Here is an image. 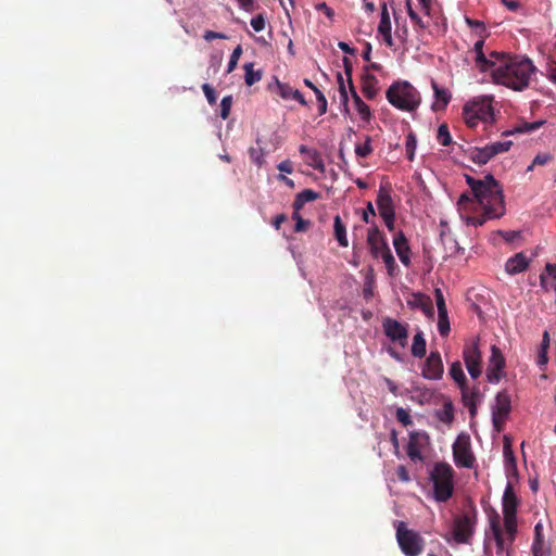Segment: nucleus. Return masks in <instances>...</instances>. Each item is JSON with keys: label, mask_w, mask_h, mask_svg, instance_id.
Here are the masks:
<instances>
[{"label": "nucleus", "mask_w": 556, "mask_h": 556, "mask_svg": "<svg viewBox=\"0 0 556 556\" xmlns=\"http://www.w3.org/2000/svg\"><path fill=\"white\" fill-rule=\"evenodd\" d=\"M472 198L464 193L457 202L462 218L467 225L482 226L486 219L500 218L505 214V200L500 182L491 175L484 179L466 176Z\"/></svg>", "instance_id": "nucleus-1"}, {"label": "nucleus", "mask_w": 556, "mask_h": 556, "mask_svg": "<svg viewBox=\"0 0 556 556\" xmlns=\"http://www.w3.org/2000/svg\"><path fill=\"white\" fill-rule=\"evenodd\" d=\"M534 71L535 67L529 59H521L504 52L497 61H493V66L490 70L495 84L517 91H521L529 86Z\"/></svg>", "instance_id": "nucleus-2"}, {"label": "nucleus", "mask_w": 556, "mask_h": 556, "mask_svg": "<svg viewBox=\"0 0 556 556\" xmlns=\"http://www.w3.org/2000/svg\"><path fill=\"white\" fill-rule=\"evenodd\" d=\"M388 101L399 110L415 111L421 101L418 90L408 81L393 83L387 90Z\"/></svg>", "instance_id": "nucleus-3"}, {"label": "nucleus", "mask_w": 556, "mask_h": 556, "mask_svg": "<svg viewBox=\"0 0 556 556\" xmlns=\"http://www.w3.org/2000/svg\"><path fill=\"white\" fill-rule=\"evenodd\" d=\"M454 469L447 463L434 465L430 479L433 483V494L438 502L448 501L454 493Z\"/></svg>", "instance_id": "nucleus-4"}, {"label": "nucleus", "mask_w": 556, "mask_h": 556, "mask_svg": "<svg viewBox=\"0 0 556 556\" xmlns=\"http://www.w3.org/2000/svg\"><path fill=\"white\" fill-rule=\"evenodd\" d=\"M492 101V97L483 96L466 103L463 108V117L466 125L475 128L480 121L492 123L494 121Z\"/></svg>", "instance_id": "nucleus-5"}, {"label": "nucleus", "mask_w": 556, "mask_h": 556, "mask_svg": "<svg viewBox=\"0 0 556 556\" xmlns=\"http://www.w3.org/2000/svg\"><path fill=\"white\" fill-rule=\"evenodd\" d=\"M396 540L406 556H418L424 548L421 536L406 528L405 522L400 521L396 527Z\"/></svg>", "instance_id": "nucleus-6"}, {"label": "nucleus", "mask_w": 556, "mask_h": 556, "mask_svg": "<svg viewBox=\"0 0 556 556\" xmlns=\"http://www.w3.org/2000/svg\"><path fill=\"white\" fill-rule=\"evenodd\" d=\"M453 458L455 465L459 468H472L476 462L471 451L470 437L468 434H459L453 443Z\"/></svg>", "instance_id": "nucleus-7"}, {"label": "nucleus", "mask_w": 556, "mask_h": 556, "mask_svg": "<svg viewBox=\"0 0 556 556\" xmlns=\"http://www.w3.org/2000/svg\"><path fill=\"white\" fill-rule=\"evenodd\" d=\"M510 395L501 391L495 396V404L492 406V424L497 432H501L510 413Z\"/></svg>", "instance_id": "nucleus-8"}, {"label": "nucleus", "mask_w": 556, "mask_h": 556, "mask_svg": "<svg viewBox=\"0 0 556 556\" xmlns=\"http://www.w3.org/2000/svg\"><path fill=\"white\" fill-rule=\"evenodd\" d=\"M463 358L470 377L479 378L482 372V354L478 346V340L464 346Z\"/></svg>", "instance_id": "nucleus-9"}, {"label": "nucleus", "mask_w": 556, "mask_h": 556, "mask_svg": "<svg viewBox=\"0 0 556 556\" xmlns=\"http://www.w3.org/2000/svg\"><path fill=\"white\" fill-rule=\"evenodd\" d=\"M506 366L505 357L496 345L491 346V356L486 368V379L490 383H498L505 376L504 368Z\"/></svg>", "instance_id": "nucleus-10"}, {"label": "nucleus", "mask_w": 556, "mask_h": 556, "mask_svg": "<svg viewBox=\"0 0 556 556\" xmlns=\"http://www.w3.org/2000/svg\"><path fill=\"white\" fill-rule=\"evenodd\" d=\"M475 516L471 517L468 514H464L455 518L453 538L458 544L469 543L470 538L473 534Z\"/></svg>", "instance_id": "nucleus-11"}, {"label": "nucleus", "mask_w": 556, "mask_h": 556, "mask_svg": "<svg viewBox=\"0 0 556 556\" xmlns=\"http://www.w3.org/2000/svg\"><path fill=\"white\" fill-rule=\"evenodd\" d=\"M384 334L392 341L399 342L402 348L406 346L408 338L407 325L396 319L386 318L382 323Z\"/></svg>", "instance_id": "nucleus-12"}, {"label": "nucleus", "mask_w": 556, "mask_h": 556, "mask_svg": "<svg viewBox=\"0 0 556 556\" xmlns=\"http://www.w3.org/2000/svg\"><path fill=\"white\" fill-rule=\"evenodd\" d=\"M429 444V435L426 432L413 431L407 443V456L412 462H422L421 450Z\"/></svg>", "instance_id": "nucleus-13"}, {"label": "nucleus", "mask_w": 556, "mask_h": 556, "mask_svg": "<svg viewBox=\"0 0 556 556\" xmlns=\"http://www.w3.org/2000/svg\"><path fill=\"white\" fill-rule=\"evenodd\" d=\"M367 244L372 257L375 258L381 257L390 250L386 237L376 225L367 230Z\"/></svg>", "instance_id": "nucleus-14"}, {"label": "nucleus", "mask_w": 556, "mask_h": 556, "mask_svg": "<svg viewBox=\"0 0 556 556\" xmlns=\"http://www.w3.org/2000/svg\"><path fill=\"white\" fill-rule=\"evenodd\" d=\"M443 363L438 351H431L422 367V376L426 379L438 380L443 376Z\"/></svg>", "instance_id": "nucleus-15"}, {"label": "nucleus", "mask_w": 556, "mask_h": 556, "mask_svg": "<svg viewBox=\"0 0 556 556\" xmlns=\"http://www.w3.org/2000/svg\"><path fill=\"white\" fill-rule=\"evenodd\" d=\"M484 40H478L473 46V51L476 53L475 62L477 68L481 72H488L493 66V61H497L503 52L492 51L489 58L485 56L483 52Z\"/></svg>", "instance_id": "nucleus-16"}, {"label": "nucleus", "mask_w": 556, "mask_h": 556, "mask_svg": "<svg viewBox=\"0 0 556 556\" xmlns=\"http://www.w3.org/2000/svg\"><path fill=\"white\" fill-rule=\"evenodd\" d=\"M391 192L392 188L389 182L380 185L376 200L380 216L395 213V207L391 197Z\"/></svg>", "instance_id": "nucleus-17"}, {"label": "nucleus", "mask_w": 556, "mask_h": 556, "mask_svg": "<svg viewBox=\"0 0 556 556\" xmlns=\"http://www.w3.org/2000/svg\"><path fill=\"white\" fill-rule=\"evenodd\" d=\"M518 498L514 488L508 483L503 494V515L504 518H517Z\"/></svg>", "instance_id": "nucleus-18"}, {"label": "nucleus", "mask_w": 556, "mask_h": 556, "mask_svg": "<svg viewBox=\"0 0 556 556\" xmlns=\"http://www.w3.org/2000/svg\"><path fill=\"white\" fill-rule=\"evenodd\" d=\"M530 260L523 252L516 253L509 257L505 263V270L508 275H517L526 271L529 268Z\"/></svg>", "instance_id": "nucleus-19"}, {"label": "nucleus", "mask_w": 556, "mask_h": 556, "mask_svg": "<svg viewBox=\"0 0 556 556\" xmlns=\"http://www.w3.org/2000/svg\"><path fill=\"white\" fill-rule=\"evenodd\" d=\"M393 245H394L395 252H396L400 261L405 266H409V264H410V258H409L410 248H409L408 241L403 231H399L394 236Z\"/></svg>", "instance_id": "nucleus-20"}, {"label": "nucleus", "mask_w": 556, "mask_h": 556, "mask_svg": "<svg viewBox=\"0 0 556 556\" xmlns=\"http://www.w3.org/2000/svg\"><path fill=\"white\" fill-rule=\"evenodd\" d=\"M540 287L544 292L556 291V264L546 263L540 274Z\"/></svg>", "instance_id": "nucleus-21"}, {"label": "nucleus", "mask_w": 556, "mask_h": 556, "mask_svg": "<svg viewBox=\"0 0 556 556\" xmlns=\"http://www.w3.org/2000/svg\"><path fill=\"white\" fill-rule=\"evenodd\" d=\"M431 87L434 92V102L432 104L433 111H443L447 106V104L451 101L452 94L451 92L445 89L441 88L434 80L431 81Z\"/></svg>", "instance_id": "nucleus-22"}, {"label": "nucleus", "mask_w": 556, "mask_h": 556, "mask_svg": "<svg viewBox=\"0 0 556 556\" xmlns=\"http://www.w3.org/2000/svg\"><path fill=\"white\" fill-rule=\"evenodd\" d=\"M490 527L494 536L497 552H503L506 547L507 539L504 538L497 513L490 518Z\"/></svg>", "instance_id": "nucleus-23"}, {"label": "nucleus", "mask_w": 556, "mask_h": 556, "mask_svg": "<svg viewBox=\"0 0 556 556\" xmlns=\"http://www.w3.org/2000/svg\"><path fill=\"white\" fill-rule=\"evenodd\" d=\"M362 92L371 100L378 93V79L372 74L365 73L362 76Z\"/></svg>", "instance_id": "nucleus-24"}, {"label": "nucleus", "mask_w": 556, "mask_h": 556, "mask_svg": "<svg viewBox=\"0 0 556 556\" xmlns=\"http://www.w3.org/2000/svg\"><path fill=\"white\" fill-rule=\"evenodd\" d=\"M468 157L478 165H484L486 164L493 156L490 153V149L488 144L482 148H470L467 151Z\"/></svg>", "instance_id": "nucleus-25"}, {"label": "nucleus", "mask_w": 556, "mask_h": 556, "mask_svg": "<svg viewBox=\"0 0 556 556\" xmlns=\"http://www.w3.org/2000/svg\"><path fill=\"white\" fill-rule=\"evenodd\" d=\"M350 91L355 103V109L364 122H369L371 118V112L369 106L361 99L355 87L351 84Z\"/></svg>", "instance_id": "nucleus-26"}, {"label": "nucleus", "mask_w": 556, "mask_h": 556, "mask_svg": "<svg viewBox=\"0 0 556 556\" xmlns=\"http://www.w3.org/2000/svg\"><path fill=\"white\" fill-rule=\"evenodd\" d=\"M319 198V193L312 189H304L302 192L298 193L292 207L294 211H301L304 205L308 202H313Z\"/></svg>", "instance_id": "nucleus-27"}, {"label": "nucleus", "mask_w": 556, "mask_h": 556, "mask_svg": "<svg viewBox=\"0 0 556 556\" xmlns=\"http://www.w3.org/2000/svg\"><path fill=\"white\" fill-rule=\"evenodd\" d=\"M503 455L505 460V470L507 476L517 475V463L508 440L505 441Z\"/></svg>", "instance_id": "nucleus-28"}, {"label": "nucleus", "mask_w": 556, "mask_h": 556, "mask_svg": "<svg viewBox=\"0 0 556 556\" xmlns=\"http://www.w3.org/2000/svg\"><path fill=\"white\" fill-rule=\"evenodd\" d=\"M333 230L334 238L338 241L339 245L346 248L349 245L346 228L339 215H336L333 218Z\"/></svg>", "instance_id": "nucleus-29"}, {"label": "nucleus", "mask_w": 556, "mask_h": 556, "mask_svg": "<svg viewBox=\"0 0 556 556\" xmlns=\"http://www.w3.org/2000/svg\"><path fill=\"white\" fill-rule=\"evenodd\" d=\"M409 304L412 306L419 307L420 309H422L424 313H426L429 316L433 315L432 301L429 296L422 293H415L414 302H409Z\"/></svg>", "instance_id": "nucleus-30"}, {"label": "nucleus", "mask_w": 556, "mask_h": 556, "mask_svg": "<svg viewBox=\"0 0 556 556\" xmlns=\"http://www.w3.org/2000/svg\"><path fill=\"white\" fill-rule=\"evenodd\" d=\"M426 340L424 337V333L421 331H418L413 339L412 344V354L415 357L421 358L426 355L427 349H426Z\"/></svg>", "instance_id": "nucleus-31"}, {"label": "nucleus", "mask_w": 556, "mask_h": 556, "mask_svg": "<svg viewBox=\"0 0 556 556\" xmlns=\"http://www.w3.org/2000/svg\"><path fill=\"white\" fill-rule=\"evenodd\" d=\"M450 376L452 377V379L458 384V387L460 389H464V387H466V382H467V378L464 374V370H463V367H462V364L460 362H454L452 365H451V368H450Z\"/></svg>", "instance_id": "nucleus-32"}, {"label": "nucleus", "mask_w": 556, "mask_h": 556, "mask_svg": "<svg viewBox=\"0 0 556 556\" xmlns=\"http://www.w3.org/2000/svg\"><path fill=\"white\" fill-rule=\"evenodd\" d=\"M244 70V81L248 86H253L255 83L262 79L263 73L262 71L254 70V63H245L243 65Z\"/></svg>", "instance_id": "nucleus-33"}, {"label": "nucleus", "mask_w": 556, "mask_h": 556, "mask_svg": "<svg viewBox=\"0 0 556 556\" xmlns=\"http://www.w3.org/2000/svg\"><path fill=\"white\" fill-rule=\"evenodd\" d=\"M460 390H462V394H463V403L469 409L470 416L473 417L477 414L476 399H477L478 393L477 392H468L467 386Z\"/></svg>", "instance_id": "nucleus-34"}, {"label": "nucleus", "mask_w": 556, "mask_h": 556, "mask_svg": "<svg viewBox=\"0 0 556 556\" xmlns=\"http://www.w3.org/2000/svg\"><path fill=\"white\" fill-rule=\"evenodd\" d=\"M549 348V336L547 331H544L541 348L538 354L536 364L542 368L548 363L547 350Z\"/></svg>", "instance_id": "nucleus-35"}, {"label": "nucleus", "mask_w": 556, "mask_h": 556, "mask_svg": "<svg viewBox=\"0 0 556 556\" xmlns=\"http://www.w3.org/2000/svg\"><path fill=\"white\" fill-rule=\"evenodd\" d=\"M269 89L273 92H276L277 94H279V97L282 98L283 100L291 99L293 96V92L295 90L289 84L281 83L277 78L275 80V88L269 86Z\"/></svg>", "instance_id": "nucleus-36"}, {"label": "nucleus", "mask_w": 556, "mask_h": 556, "mask_svg": "<svg viewBox=\"0 0 556 556\" xmlns=\"http://www.w3.org/2000/svg\"><path fill=\"white\" fill-rule=\"evenodd\" d=\"M504 528L507 534L508 544L511 545L517 534V518H504Z\"/></svg>", "instance_id": "nucleus-37"}, {"label": "nucleus", "mask_w": 556, "mask_h": 556, "mask_svg": "<svg viewBox=\"0 0 556 556\" xmlns=\"http://www.w3.org/2000/svg\"><path fill=\"white\" fill-rule=\"evenodd\" d=\"M299 151H300L301 154H308L309 155V157L312 160V164L311 165L314 168H316V169H323L324 168L323 161L319 157L317 151L312 150V149L307 148L304 144L300 146Z\"/></svg>", "instance_id": "nucleus-38"}, {"label": "nucleus", "mask_w": 556, "mask_h": 556, "mask_svg": "<svg viewBox=\"0 0 556 556\" xmlns=\"http://www.w3.org/2000/svg\"><path fill=\"white\" fill-rule=\"evenodd\" d=\"M391 29H392V26H391L390 13L388 11L387 2H383L381 4V16H380L379 25H378V33L384 31V30H391Z\"/></svg>", "instance_id": "nucleus-39"}, {"label": "nucleus", "mask_w": 556, "mask_h": 556, "mask_svg": "<svg viewBox=\"0 0 556 556\" xmlns=\"http://www.w3.org/2000/svg\"><path fill=\"white\" fill-rule=\"evenodd\" d=\"M372 151H374V149L371 146V137L370 136L365 137L364 143L355 146V154L362 159L368 157L372 153Z\"/></svg>", "instance_id": "nucleus-40"}, {"label": "nucleus", "mask_w": 556, "mask_h": 556, "mask_svg": "<svg viewBox=\"0 0 556 556\" xmlns=\"http://www.w3.org/2000/svg\"><path fill=\"white\" fill-rule=\"evenodd\" d=\"M438 315H439V320H438L439 333L441 337H447L451 331L447 312L438 313Z\"/></svg>", "instance_id": "nucleus-41"}, {"label": "nucleus", "mask_w": 556, "mask_h": 556, "mask_svg": "<svg viewBox=\"0 0 556 556\" xmlns=\"http://www.w3.org/2000/svg\"><path fill=\"white\" fill-rule=\"evenodd\" d=\"M511 144H513L511 141H497V142L488 144V147L490 149V153L494 157L497 154L507 152L510 149Z\"/></svg>", "instance_id": "nucleus-42"}, {"label": "nucleus", "mask_w": 556, "mask_h": 556, "mask_svg": "<svg viewBox=\"0 0 556 556\" xmlns=\"http://www.w3.org/2000/svg\"><path fill=\"white\" fill-rule=\"evenodd\" d=\"M437 139L444 147L450 146L452 143V137L446 124H441L439 126Z\"/></svg>", "instance_id": "nucleus-43"}, {"label": "nucleus", "mask_w": 556, "mask_h": 556, "mask_svg": "<svg viewBox=\"0 0 556 556\" xmlns=\"http://www.w3.org/2000/svg\"><path fill=\"white\" fill-rule=\"evenodd\" d=\"M300 211H294L293 210V213H292V218L295 220V226H294V231L295 232H304L308 229L309 227V220L307 219H304L300 213Z\"/></svg>", "instance_id": "nucleus-44"}, {"label": "nucleus", "mask_w": 556, "mask_h": 556, "mask_svg": "<svg viewBox=\"0 0 556 556\" xmlns=\"http://www.w3.org/2000/svg\"><path fill=\"white\" fill-rule=\"evenodd\" d=\"M542 531H543V526L541 522L536 523L535 527H534V542H533V545H532V551H533V554L535 556H538V552L539 549L541 548L542 544H543V534H542Z\"/></svg>", "instance_id": "nucleus-45"}, {"label": "nucleus", "mask_w": 556, "mask_h": 556, "mask_svg": "<svg viewBox=\"0 0 556 556\" xmlns=\"http://www.w3.org/2000/svg\"><path fill=\"white\" fill-rule=\"evenodd\" d=\"M381 258L383 260L384 264H386V267H387V270H388V274L390 276H394L395 275V270L397 269V265H396V262H395V258L394 256L392 255L391 253V250L387 251L382 256Z\"/></svg>", "instance_id": "nucleus-46"}, {"label": "nucleus", "mask_w": 556, "mask_h": 556, "mask_svg": "<svg viewBox=\"0 0 556 556\" xmlns=\"http://www.w3.org/2000/svg\"><path fill=\"white\" fill-rule=\"evenodd\" d=\"M416 143H417L416 137L413 134H409L406 138V143H405L406 155L409 161L414 160Z\"/></svg>", "instance_id": "nucleus-47"}, {"label": "nucleus", "mask_w": 556, "mask_h": 556, "mask_svg": "<svg viewBox=\"0 0 556 556\" xmlns=\"http://www.w3.org/2000/svg\"><path fill=\"white\" fill-rule=\"evenodd\" d=\"M249 155L251 161L256 164L258 167L263 165L264 163V153L261 148H250L249 149Z\"/></svg>", "instance_id": "nucleus-48"}, {"label": "nucleus", "mask_w": 556, "mask_h": 556, "mask_svg": "<svg viewBox=\"0 0 556 556\" xmlns=\"http://www.w3.org/2000/svg\"><path fill=\"white\" fill-rule=\"evenodd\" d=\"M231 105H232V97L231 96H226V97H224L222 99V102H220V117L223 119L228 118V116L230 114Z\"/></svg>", "instance_id": "nucleus-49"}, {"label": "nucleus", "mask_w": 556, "mask_h": 556, "mask_svg": "<svg viewBox=\"0 0 556 556\" xmlns=\"http://www.w3.org/2000/svg\"><path fill=\"white\" fill-rule=\"evenodd\" d=\"M241 54H242V48H241V46H237L230 55V60L228 62V67H227V73H231L236 68V66L238 64V60L240 59Z\"/></svg>", "instance_id": "nucleus-50"}, {"label": "nucleus", "mask_w": 556, "mask_h": 556, "mask_svg": "<svg viewBox=\"0 0 556 556\" xmlns=\"http://www.w3.org/2000/svg\"><path fill=\"white\" fill-rule=\"evenodd\" d=\"M395 417H396V420L399 422H401L403 426H409L413 424L409 413L403 407H399L396 409Z\"/></svg>", "instance_id": "nucleus-51"}, {"label": "nucleus", "mask_w": 556, "mask_h": 556, "mask_svg": "<svg viewBox=\"0 0 556 556\" xmlns=\"http://www.w3.org/2000/svg\"><path fill=\"white\" fill-rule=\"evenodd\" d=\"M337 80H338V85H339V93H340L341 101H342L343 105L346 108L349 97H348V91H346L344 80H343L341 73H338Z\"/></svg>", "instance_id": "nucleus-52"}, {"label": "nucleus", "mask_w": 556, "mask_h": 556, "mask_svg": "<svg viewBox=\"0 0 556 556\" xmlns=\"http://www.w3.org/2000/svg\"><path fill=\"white\" fill-rule=\"evenodd\" d=\"M439 418L444 422H451L454 418V409L451 403H446L440 413Z\"/></svg>", "instance_id": "nucleus-53"}, {"label": "nucleus", "mask_w": 556, "mask_h": 556, "mask_svg": "<svg viewBox=\"0 0 556 556\" xmlns=\"http://www.w3.org/2000/svg\"><path fill=\"white\" fill-rule=\"evenodd\" d=\"M202 90H203V92L205 94V98H206L207 102L211 105H214L216 103V100H217V97H216L214 88L210 84H203L202 85Z\"/></svg>", "instance_id": "nucleus-54"}, {"label": "nucleus", "mask_w": 556, "mask_h": 556, "mask_svg": "<svg viewBox=\"0 0 556 556\" xmlns=\"http://www.w3.org/2000/svg\"><path fill=\"white\" fill-rule=\"evenodd\" d=\"M434 296H435L438 313L447 312L444 295H443V292L441 291V289L437 288L434 290Z\"/></svg>", "instance_id": "nucleus-55"}, {"label": "nucleus", "mask_w": 556, "mask_h": 556, "mask_svg": "<svg viewBox=\"0 0 556 556\" xmlns=\"http://www.w3.org/2000/svg\"><path fill=\"white\" fill-rule=\"evenodd\" d=\"M265 25H266V22H265L263 14H258V15L252 17V20H251V26L257 33L264 30Z\"/></svg>", "instance_id": "nucleus-56"}, {"label": "nucleus", "mask_w": 556, "mask_h": 556, "mask_svg": "<svg viewBox=\"0 0 556 556\" xmlns=\"http://www.w3.org/2000/svg\"><path fill=\"white\" fill-rule=\"evenodd\" d=\"M552 160V156L547 153L545 154H538L532 164L528 167V170H532L535 165H545Z\"/></svg>", "instance_id": "nucleus-57"}, {"label": "nucleus", "mask_w": 556, "mask_h": 556, "mask_svg": "<svg viewBox=\"0 0 556 556\" xmlns=\"http://www.w3.org/2000/svg\"><path fill=\"white\" fill-rule=\"evenodd\" d=\"M498 233L503 237L506 242H513L514 240L520 238V231L515 230H500Z\"/></svg>", "instance_id": "nucleus-58"}, {"label": "nucleus", "mask_w": 556, "mask_h": 556, "mask_svg": "<svg viewBox=\"0 0 556 556\" xmlns=\"http://www.w3.org/2000/svg\"><path fill=\"white\" fill-rule=\"evenodd\" d=\"M316 99L318 102V113L324 115L327 112V99L323 92H317Z\"/></svg>", "instance_id": "nucleus-59"}, {"label": "nucleus", "mask_w": 556, "mask_h": 556, "mask_svg": "<svg viewBox=\"0 0 556 556\" xmlns=\"http://www.w3.org/2000/svg\"><path fill=\"white\" fill-rule=\"evenodd\" d=\"M396 476L399 478L400 481L402 482H408L410 480V477H409V473H408V470L405 466L403 465H400L397 468H396Z\"/></svg>", "instance_id": "nucleus-60"}, {"label": "nucleus", "mask_w": 556, "mask_h": 556, "mask_svg": "<svg viewBox=\"0 0 556 556\" xmlns=\"http://www.w3.org/2000/svg\"><path fill=\"white\" fill-rule=\"evenodd\" d=\"M376 216V211H375V207L372 205L371 202H367V205H366V208L364 210L363 212V216H362V219L365 222V223H369V216Z\"/></svg>", "instance_id": "nucleus-61"}, {"label": "nucleus", "mask_w": 556, "mask_h": 556, "mask_svg": "<svg viewBox=\"0 0 556 556\" xmlns=\"http://www.w3.org/2000/svg\"><path fill=\"white\" fill-rule=\"evenodd\" d=\"M203 38L206 40V41H212L214 39H226L227 36L223 33H216V31H213V30H206L203 35Z\"/></svg>", "instance_id": "nucleus-62"}, {"label": "nucleus", "mask_w": 556, "mask_h": 556, "mask_svg": "<svg viewBox=\"0 0 556 556\" xmlns=\"http://www.w3.org/2000/svg\"><path fill=\"white\" fill-rule=\"evenodd\" d=\"M409 18L420 29H425L428 26L416 11L410 13Z\"/></svg>", "instance_id": "nucleus-63"}, {"label": "nucleus", "mask_w": 556, "mask_h": 556, "mask_svg": "<svg viewBox=\"0 0 556 556\" xmlns=\"http://www.w3.org/2000/svg\"><path fill=\"white\" fill-rule=\"evenodd\" d=\"M315 9L319 12H324L329 18H332L334 16V11L325 2L316 4Z\"/></svg>", "instance_id": "nucleus-64"}]
</instances>
